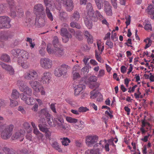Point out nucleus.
I'll return each mask as SVG.
<instances>
[{
	"instance_id": "f257e3e1",
	"label": "nucleus",
	"mask_w": 154,
	"mask_h": 154,
	"mask_svg": "<svg viewBox=\"0 0 154 154\" xmlns=\"http://www.w3.org/2000/svg\"><path fill=\"white\" fill-rule=\"evenodd\" d=\"M55 7L59 10V18L62 20H66L68 18L67 14L66 12L60 9V6L63 5L65 7L68 11H71L73 8L72 0H55Z\"/></svg>"
},
{
	"instance_id": "f03ea898",
	"label": "nucleus",
	"mask_w": 154,
	"mask_h": 154,
	"mask_svg": "<svg viewBox=\"0 0 154 154\" xmlns=\"http://www.w3.org/2000/svg\"><path fill=\"white\" fill-rule=\"evenodd\" d=\"M94 12L91 3H88L86 5V13H85V16L84 17V18L86 26L89 29H91L92 28V17H95L94 15Z\"/></svg>"
},
{
	"instance_id": "7ed1b4c3",
	"label": "nucleus",
	"mask_w": 154,
	"mask_h": 154,
	"mask_svg": "<svg viewBox=\"0 0 154 154\" xmlns=\"http://www.w3.org/2000/svg\"><path fill=\"white\" fill-rule=\"evenodd\" d=\"M21 99L23 100L27 105L29 106H34L31 109L34 112H36L38 110V106L37 103L34 104L35 99L31 97H28L23 93L21 94Z\"/></svg>"
},
{
	"instance_id": "20e7f679",
	"label": "nucleus",
	"mask_w": 154,
	"mask_h": 154,
	"mask_svg": "<svg viewBox=\"0 0 154 154\" xmlns=\"http://www.w3.org/2000/svg\"><path fill=\"white\" fill-rule=\"evenodd\" d=\"M70 69V67L68 65L65 64H62L55 68L54 71V73L56 76L60 77L62 75H66L68 70Z\"/></svg>"
},
{
	"instance_id": "39448f33",
	"label": "nucleus",
	"mask_w": 154,
	"mask_h": 154,
	"mask_svg": "<svg viewBox=\"0 0 154 154\" xmlns=\"http://www.w3.org/2000/svg\"><path fill=\"white\" fill-rule=\"evenodd\" d=\"M17 85L20 90L24 93L30 96L32 93V91L23 81L19 80L17 82Z\"/></svg>"
},
{
	"instance_id": "423d86ee",
	"label": "nucleus",
	"mask_w": 154,
	"mask_h": 154,
	"mask_svg": "<svg viewBox=\"0 0 154 154\" xmlns=\"http://www.w3.org/2000/svg\"><path fill=\"white\" fill-rule=\"evenodd\" d=\"M14 125H10L8 126L1 133V137L3 139L6 140L9 138L12 134Z\"/></svg>"
},
{
	"instance_id": "0eeeda50",
	"label": "nucleus",
	"mask_w": 154,
	"mask_h": 154,
	"mask_svg": "<svg viewBox=\"0 0 154 154\" xmlns=\"http://www.w3.org/2000/svg\"><path fill=\"white\" fill-rule=\"evenodd\" d=\"M11 20L7 16H0V29L10 27Z\"/></svg>"
},
{
	"instance_id": "6e6552de",
	"label": "nucleus",
	"mask_w": 154,
	"mask_h": 154,
	"mask_svg": "<svg viewBox=\"0 0 154 154\" xmlns=\"http://www.w3.org/2000/svg\"><path fill=\"white\" fill-rule=\"evenodd\" d=\"M41 66L45 69L51 68L53 66V62L51 60L48 58H42L40 59Z\"/></svg>"
},
{
	"instance_id": "1a4fd4ad",
	"label": "nucleus",
	"mask_w": 154,
	"mask_h": 154,
	"mask_svg": "<svg viewBox=\"0 0 154 154\" xmlns=\"http://www.w3.org/2000/svg\"><path fill=\"white\" fill-rule=\"evenodd\" d=\"M38 77L37 72L35 70H29L25 72L23 75V78L27 80H31Z\"/></svg>"
},
{
	"instance_id": "9d476101",
	"label": "nucleus",
	"mask_w": 154,
	"mask_h": 154,
	"mask_svg": "<svg viewBox=\"0 0 154 154\" xmlns=\"http://www.w3.org/2000/svg\"><path fill=\"white\" fill-rule=\"evenodd\" d=\"M33 12L36 16L41 15L44 16L46 14L45 12L44 7L40 4L35 5L33 8Z\"/></svg>"
},
{
	"instance_id": "9b49d317",
	"label": "nucleus",
	"mask_w": 154,
	"mask_h": 154,
	"mask_svg": "<svg viewBox=\"0 0 154 154\" xmlns=\"http://www.w3.org/2000/svg\"><path fill=\"white\" fill-rule=\"evenodd\" d=\"M54 122L57 124L56 128L60 131H63L66 128L65 126L63 125V120L61 116H58L54 119Z\"/></svg>"
},
{
	"instance_id": "f8f14e48",
	"label": "nucleus",
	"mask_w": 154,
	"mask_h": 154,
	"mask_svg": "<svg viewBox=\"0 0 154 154\" xmlns=\"http://www.w3.org/2000/svg\"><path fill=\"white\" fill-rule=\"evenodd\" d=\"M51 74L48 72H45L43 73L41 77L40 81L43 85L48 84L50 81L51 78Z\"/></svg>"
},
{
	"instance_id": "ddd939ff",
	"label": "nucleus",
	"mask_w": 154,
	"mask_h": 154,
	"mask_svg": "<svg viewBox=\"0 0 154 154\" xmlns=\"http://www.w3.org/2000/svg\"><path fill=\"white\" fill-rule=\"evenodd\" d=\"M98 138L96 135L88 136L86 137V143L88 146H91L97 142Z\"/></svg>"
},
{
	"instance_id": "4468645a",
	"label": "nucleus",
	"mask_w": 154,
	"mask_h": 154,
	"mask_svg": "<svg viewBox=\"0 0 154 154\" xmlns=\"http://www.w3.org/2000/svg\"><path fill=\"white\" fill-rule=\"evenodd\" d=\"M46 15L44 16H41V15L36 16L35 26L38 27H42L44 26L45 25V18Z\"/></svg>"
},
{
	"instance_id": "2eb2a0df",
	"label": "nucleus",
	"mask_w": 154,
	"mask_h": 154,
	"mask_svg": "<svg viewBox=\"0 0 154 154\" xmlns=\"http://www.w3.org/2000/svg\"><path fill=\"white\" fill-rule=\"evenodd\" d=\"M7 2L10 5V15L12 17H14L16 16V13L15 11H17V9L13 0H7Z\"/></svg>"
},
{
	"instance_id": "dca6fc26",
	"label": "nucleus",
	"mask_w": 154,
	"mask_h": 154,
	"mask_svg": "<svg viewBox=\"0 0 154 154\" xmlns=\"http://www.w3.org/2000/svg\"><path fill=\"white\" fill-rule=\"evenodd\" d=\"M104 11L107 16H111L112 15V7L109 3L106 1H104Z\"/></svg>"
},
{
	"instance_id": "f3484780",
	"label": "nucleus",
	"mask_w": 154,
	"mask_h": 154,
	"mask_svg": "<svg viewBox=\"0 0 154 154\" xmlns=\"http://www.w3.org/2000/svg\"><path fill=\"white\" fill-rule=\"evenodd\" d=\"M85 88V85L80 83L76 85L74 88V94L75 96H77L79 95L80 94L83 92Z\"/></svg>"
},
{
	"instance_id": "a211bd4d",
	"label": "nucleus",
	"mask_w": 154,
	"mask_h": 154,
	"mask_svg": "<svg viewBox=\"0 0 154 154\" xmlns=\"http://www.w3.org/2000/svg\"><path fill=\"white\" fill-rule=\"evenodd\" d=\"M25 133V131L23 130L20 129L13 135L12 138L13 139H19L20 141H22L24 139V135Z\"/></svg>"
},
{
	"instance_id": "6ab92c4d",
	"label": "nucleus",
	"mask_w": 154,
	"mask_h": 154,
	"mask_svg": "<svg viewBox=\"0 0 154 154\" xmlns=\"http://www.w3.org/2000/svg\"><path fill=\"white\" fill-rule=\"evenodd\" d=\"M45 122V120L43 117V118H40L38 121L39 123L38 127L39 130L45 133L47 132L48 130V128L43 126Z\"/></svg>"
},
{
	"instance_id": "aec40b11",
	"label": "nucleus",
	"mask_w": 154,
	"mask_h": 154,
	"mask_svg": "<svg viewBox=\"0 0 154 154\" xmlns=\"http://www.w3.org/2000/svg\"><path fill=\"white\" fill-rule=\"evenodd\" d=\"M29 84L34 91H37L41 85V83L37 81H30Z\"/></svg>"
},
{
	"instance_id": "412c9836",
	"label": "nucleus",
	"mask_w": 154,
	"mask_h": 154,
	"mask_svg": "<svg viewBox=\"0 0 154 154\" xmlns=\"http://www.w3.org/2000/svg\"><path fill=\"white\" fill-rule=\"evenodd\" d=\"M146 12L152 19H154V5H149Z\"/></svg>"
},
{
	"instance_id": "4be33fe9",
	"label": "nucleus",
	"mask_w": 154,
	"mask_h": 154,
	"mask_svg": "<svg viewBox=\"0 0 154 154\" xmlns=\"http://www.w3.org/2000/svg\"><path fill=\"white\" fill-rule=\"evenodd\" d=\"M54 4L53 6H50L49 7H46V15L47 17L49 20L51 21H53L54 19L53 16L50 10L52 8V7H54Z\"/></svg>"
},
{
	"instance_id": "5701e85b",
	"label": "nucleus",
	"mask_w": 154,
	"mask_h": 154,
	"mask_svg": "<svg viewBox=\"0 0 154 154\" xmlns=\"http://www.w3.org/2000/svg\"><path fill=\"white\" fill-rule=\"evenodd\" d=\"M0 65L3 69L9 72H11L12 73V74L14 73V70L11 66L7 65L0 61Z\"/></svg>"
},
{
	"instance_id": "b1692460",
	"label": "nucleus",
	"mask_w": 154,
	"mask_h": 154,
	"mask_svg": "<svg viewBox=\"0 0 154 154\" xmlns=\"http://www.w3.org/2000/svg\"><path fill=\"white\" fill-rule=\"evenodd\" d=\"M0 65L3 69L9 72H11L12 73V74L14 73V70L11 66L7 65L0 61Z\"/></svg>"
},
{
	"instance_id": "393cba45",
	"label": "nucleus",
	"mask_w": 154,
	"mask_h": 154,
	"mask_svg": "<svg viewBox=\"0 0 154 154\" xmlns=\"http://www.w3.org/2000/svg\"><path fill=\"white\" fill-rule=\"evenodd\" d=\"M35 19L33 17H27L26 20L25 22L27 26H31L35 25Z\"/></svg>"
},
{
	"instance_id": "a878e982",
	"label": "nucleus",
	"mask_w": 154,
	"mask_h": 154,
	"mask_svg": "<svg viewBox=\"0 0 154 154\" xmlns=\"http://www.w3.org/2000/svg\"><path fill=\"white\" fill-rule=\"evenodd\" d=\"M18 63L19 65H20L22 67L25 69H27L29 66V63L26 60H18Z\"/></svg>"
},
{
	"instance_id": "bb28decb",
	"label": "nucleus",
	"mask_w": 154,
	"mask_h": 154,
	"mask_svg": "<svg viewBox=\"0 0 154 154\" xmlns=\"http://www.w3.org/2000/svg\"><path fill=\"white\" fill-rule=\"evenodd\" d=\"M21 50L20 49H15L11 51V54L15 57H17L19 59H21L20 54H21Z\"/></svg>"
},
{
	"instance_id": "cd10ccee",
	"label": "nucleus",
	"mask_w": 154,
	"mask_h": 154,
	"mask_svg": "<svg viewBox=\"0 0 154 154\" xmlns=\"http://www.w3.org/2000/svg\"><path fill=\"white\" fill-rule=\"evenodd\" d=\"M69 32L72 33V35H74L76 38L80 39L81 38V32L78 30L75 32L74 30L72 29H69Z\"/></svg>"
},
{
	"instance_id": "c85d7f7f",
	"label": "nucleus",
	"mask_w": 154,
	"mask_h": 154,
	"mask_svg": "<svg viewBox=\"0 0 154 154\" xmlns=\"http://www.w3.org/2000/svg\"><path fill=\"white\" fill-rule=\"evenodd\" d=\"M106 140H103L100 141L99 144L103 148H104L106 151L108 152L109 150V144L107 143Z\"/></svg>"
},
{
	"instance_id": "c756f323",
	"label": "nucleus",
	"mask_w": 154,
	"mask_h": 154,
	"mask_svg": "<svg viewBox=\"0 0 154 154\" xmlns=\"http://www.w3.org/2000/svg\"><path fill=\"white\" fill-rule=\"evenodd\" d=\"M55 53L54 54L58 57H60L64 54L63 50L62 48L56 47L55 48Z\"/></svg>"
},
{
	"instance_id": "7c9ffc66",
	"label": "nucleus",
	"mask_w": 154,
	"mask_h": 154,
	"mask_svg": "<svg viewBox=\"0 0 154 154\" xmlns=\"http://www.w3.org/2000/svg\"><path fill=\"white\" fill-rule=\"evenodd\" d=\"M20 95H21L19 92L16 89H14L12 91L11 97L12 99L16 100L19 98Z\"/></svg>"
},
{
	"instance_id": "2f4dec72",
	"label": "nucleus",
	"mask_w": 154,
	"mask_h": 154,
	"mask_svg": "<svg viewBox=\"0 0 154 154\" xmlns=\"http://www.w3.org/2000/svg\"><path fill=\"white\" fill-rule=\"evenodd\" d=\"M22 127L28 133H30L32 131V129L31 128L30 125L28 122H24L23 125Z\"/></svg>"
},
{
	"instance_id": "473e14b6",
	"label": "nucleus",
	"mask_w": 154,
	"mask_h": 154,
	"mask_svg": "<svg viewBox=\"0 0 154 154\" xmlns=\"http://www.w3.org/2000/svg\"><path fill=\"white\" fill-rule=\"evenodd\" d=\"M84 34L86 37L88 42L91 43L93 42V38L92 36L87 31H85L84 32Z\"/></svg>"
},
{
	"instance_id": "72a5a7b5",
	"label": "nucleus",
	"mask_w": 154,
	"mask_h": 154,
	"mask_svg": "<svg viewBox=\"0 0 154 154\" xmlns=\"http://www.w3.org/2000/svg\"><path fill=\"white\" fill-rule=\"evenodd\" d=\"M21 60H26L29 57V54L28 52L23 50H21V54H20Z\"/></svg>"
},
{
	"instance_id": "f704fd0d",
	"label": "nucleus",
	"mask_w": 154,
	"mask_h": 154,
	"mask_svg": "<svg viewBox=\"0 0 154 154\" xmlns=\"http://www.w3.org/2000/svg\"><path fill=\"white\" fill-rule=\"evenodd\" d=\"M47 51L49 54H53L55 53V50L53 48L52 45L49 43L48 44L47 47Z\"/></svg>"
},
{
	"instance_id": "c9c22d12",
	"label": "nucleus",
	"mask_w": 154,
	"mask_h": 154,
	"mask_svg": "<svg viewBox=\"0 0 154 154\" xmlns=\"http://www.w3.org/2000/svg\"><path fill=\"white\" fill-rule=\"evenodd\" d=\"M52 146L55 149L58 151V152H62V150L60 148L58 143L57 141H54L53 142L52 144Z\"/></svg>"
},
{
	"instance_id": "e433bc0d",
	"label": "nucleus",
	"mask_w": 154,
	"mask_h": 154,
	"mask_svg": "<svg viewBox=\"0 0 154 154\" xmlns=\"http://www.w3.org/2000/svg\"><path fill=\"white\" fill-rule=\"evenodd\" d=\"M152 35H153L152 34L149 38L147 37L144 39V42H145L146 44V45L145 47V49H146L150 46L152 44V41L150 39V38L152 36Z\"/></svg>"
},
{
	"instance_id": "4c0bfd02",
	"label": "nucleus",
	"mask_w": 154,
	"mask_h": 154,
	"mask_svg": "<svg viewBox=\"0 0 154 154\" xmlns=\"http://www.w3.org/2000/svg\"><path fill=\"white\" fill-rule=\"evenodd\" d=\"M40 113L41 115H44L46 118L48 116H49L51 115L48 113V111L47 108H45L42 109L40 112Z\"/></svg>"
},
{
	"instance_id": "58836bf2",
	"label": "nucleus",
	"mask_w": 154,
	"mask_h": 154,
	"mask_svg": "<svg viewBox=\"0 0 154 154\" xmlns=\"http://www.w3.org/2000/svg\"><path fill=\"white\" fill-rule=\"evenodd\" d=\"M84 126V122L82 121H80L79 122L74 125V127L75 129L79 130L82 129Z\"/></svg>"
},
{
	"instance_id": "ea45409f",
	"label": "nucleus",
	"mask_w": 154,
	"mask_h": 154,
	"mask_svg": "<svg viewBox=\"0 0 154 154\" xmlns=\"http://www.w3.org/2000/svg\"><path fill=\"white\" fill-rule=\"evenodd\" d=\"M66 119L67 122L71 123H75L78 121L77 119L69 116L66 117Z\"/></svg>"
},
{
	"instance_id": "a19ab883",
	"label": "nucleus",
	"mask_w": 154,
	"mask_h": 154,
	"mask_svg": "<svg viewBox=\"0 0 154 154\" xmlns=\"http://www.w3.org/2000/svg\"><path fill=\"white\" fill-rule=\"evenodd\" d=\"M61 139L62 140L61 142L62 145L65 146L68 145L69 143L70 142V140L67 137H64Z\"/></svg>"
},
{
	"instance_id": "79ce46f5",
	"label": "nucleus",
	"mask_w": 154,
	"mask_h": 154,
	"mask_svg": "<svg viewBox=\"0 0 154 154\" xmlns=\"http://www.w3.org/2000/svg\"><path fill=\"white\" fill-rule=\"evenodd\" d=\"M80 15L79 13L77 11H74L71 17L72 20L75 19L76 21H78L80 18Z\"/></svg>"
},
{
	"instance_id": "37998d69",
	"label": "nucleus",
	"mask_w": 154,
	"mask_h": 154,
	"mask_svg": "<svg viewBox=\"0 0 154 154\" xmlns=\"http://www.w3.org/2000/svg\"><path fill=\"white\" fill-rule=\"evenodd\" d=\"M70 25L72 28H76L78 29H80L81 28V26L80 24L74 21L71 22Z\"/></svg>"
},
{
	"instance_id": "c03bdc74",
	"label": "nucleus",
	"mask_w": 154,
	"mask_h": 154,
	"mask_svg": "<svg viewBox=\"0 0 154 154\" xmlns=\"http://www.w3.org/2000/svg\"><path fill=\"white\" fill-rule=\"evenodd\" d=\"M1 60L3 61L8 62L10 59L9 56L6 54H3L1 57Z\"/></svg>"
},
{
	"instance_id": "a18cd8bd",
	"label": "nucleus",
	"mask_w": 154,
	"mask_h": 154,
	"mask_svg": "<svg viewBox=\"0 0 154 154\" xmlns=\"http://www.w3.org/2000/svg\"><path fill=\"white\" fill-rule=\"evenodd\" d=\"M97 45L98 49L99 51H101L100 53L101 54L104 49V45L103 43H101V42L99 41L97 42Z\"/></svg>"
},
{
	"instance_id": "49530a36",
	"label": "nucleus",
	"mask_w": 154,
	"mask_h": 154,
	"mask_svg": "<svg viewBox=\"0 0 154 154\" xmlns=\"http://www.w3.org/2000/svg\"><path fill=\"white\" fill-rule=\"evenodd\" d=\"M60 34L62 36L71 35L68 32L67 28H61Z\"/></svg>"
},
{
	"instance_id": "de8ad7c7",
	"label": "nucleus",
	"mask_w": 154,
	"mask_h": 154,
	"mask_svg": "<svg viewBox=\"0 0 154 154\" xmlns=\"http://www.w3.org/2000/svg\"><path fill=\"white\" fill-rule=\"evenodd\" d=\"M53 44L54 48L58 47L60 45L59 43L58 38L57 36H55L54 37L53 41Z\"/></svg>"
},
{
	"instance_id": "09e8293b",
	"label": "nucleus",
	"mask_w": 154,
	"mask_h": 154,
	"mask_svg": "<svg viewBox=\"0 0 154 154\" xmlns=\"http://www.w3.org/2000/svg\"><path fill=\"white\" fill-rule=\"evenodd\" d=\"M36 136L39 143L41 142H45L44 141V139L43 138L44 135L42 133H40L36 135Z\"/></svg>"
},
{
	"instance_id": "8fccbe9b",
	"label": "nucleus",
	"mask_w": 154,
	"mask_h": 154,
	"mask_svg": "<svg viewBox=\"0 0 154 154\" xmlns=\"http://www.w3.org/2000/svg\"><path fill=\"white\" fill-rule=\"evenodd\" d=\"M91 68V66L89 65H87L82 69V71L84 72V74H87L88 73L89 69Z\"/></svg>"
},
{
	"instance_id": "3c124183",
	"label": "nucleus",
	"mask_w": 154,
	"mask_h": 154,
	"mask_svg": "<svg viewBox=\"0 0 154 154\" xmlns=\"http://www.w3.org/2000/svg\"><path fill=\"white\" fill-rule=\"evenodd\" d=\"M72 77L73 79V80H75L79 78L80 77V76L79 72L74 71L72 72Z\"/></svg>"
},
{
	"instance_id": "603ef678",
	"label": "nucleus",
	"mask_w": 154,
	"mask_h": 154,
	"mask_svg": "<svg viewBox=\"0 0 154 154\" xmlns=\"http://www.w3.org/2000/svg\"><path fill=\"white\" fill-rule=\"evenodd\" d=\"M10 106L11 107H14L18 105L17 101L16 100H12L11 98L10 99Z\"/></svg>"
},
{
	"instance_id": "864d4df0",
	"label": "nucleus",
	"mask_w": 154,
	"mask_h": 154,
	"mask_svg": "<svg viewBox=\"0 0 154 154\" xmlns=\"http://www.w3.org/2000/svg\"><path fill=\"white\" fill-rule=\"evenodd\" d=\"M98 93V92L96 91L95 90H94L91 91V92L90 98L92 99H95L97 97Z\"/></svg>"
},
{
	"instance_id": "5fc2aeb1",
	"label": "nucleus",
	"mask_w": 154,
	"mask_h": 154,
	"mask_svg": "<svg viewBox=\"0 0 154 154\" xmlns=\"http://www.w3.org/2000/svg\"><path fill=\"white\" fill-rule=\"evenodd\" d=\"M95 14L97 17L100 20H101L104 17L100 14V12L98 10H97L95 12Z\"/></svg>"
},
{
	"instance_id": "6e6d98bb",
	"label": "nucleus",
	"mask_w": 154,
	"mask_h": 154,
	"mask_svg": "<svg viewBox=\"0 0 154 154\" xmlns=\"http://www.w3.org/2000/svg\"><path fill=\"white\" fill-rule=\"evenodd\" d=\"M38 92H40L41 94L42 95H45L46 94V92L45 90L42 86H41L40 88L37 90Z\"/></svg>"
},
{
	"instance_id": "4d7b16f0",
	"label": "nucleus",
	"mask_w": 154,
	"mask_h": 154,
	"mask_svg": "<svg viewBox=\"0 0 154 154\" xmlns=\"http://www.w3.org/2000/svg\"><path fill=\"white\" fill-rule=\"evenodd\" d=\"M46 118V119L49 125L50 126H52V122L53 121L52 116H51V115H50L49 116H48Z\"/></svg>"
},
{
	"instance_id": "13d9d810",
	"label": "nucleus",
	"mask_w": 154,
	"mask_h": 154,
	"mask_svg": "<svg viewBox=\"0 0 154 154\" xmlns=\"http://www.w3.org/2000/svg\"><path fill=\"white\" fill-rule=\"evenodd\" d=\"M114 31V30H113L112 31V35L111 36V39L113 41L116 42L118 40V38L117 37L116 33L113 32Z\"/></svg>"
},
{
	"instance_id": "bf43d9fd",
	"label": "nucleus",
	"mask_w": 154,
	"mask_h": 154,
	"mask_svg": "<svg viewBox=\"0 0 154 154\" xmlns=\"http://www.w3.org/2000/svg\"><path fill=\"white\" fill-rule=\"evenodd\" d=\"M97 8L101 9L103 7V5L101 4L100 0H94Z\"/></svg>"
},
{
	"instance_id": "052dcab7",
	"label": "nucleus",
	"mask_w": 154,
	"mask_h": 154,
	"mask_svg": "<svg viewBox=\"0 0 154 154\" xmlns=\"http://www.w3.org/2000/svg\"><path fill=\"white\" fill-rule=\"evenodd\" d=\"M125 19L126 20L125 22V23L127 26H128L130 24L131 21V17H130L129 15H127L125 16Z\"/></svg>"
},
{
	"instance_id": "680f3d73",
	"label": "nucleus",
	"mask_w": 154,
	"mask_h": 154,
	"mask_svg": "<svg viewBox=\"0 0 154 154\" xmlns=\"http://www.w3.org/2000/svg\"><path fill=\"white\" fill-rule=\"evenodd\" d=\"M71 37L72 35H71L63 36L62 38L63 41L64 43H66L68 41L69 38H71Z\"/></svg>"
},
{
	"instance_id": "e2e57ef3",
	"label": "nucleus",
	"mask_w": 154,
	"mask_h": 154,
	"mask_svg": "<svg viewBox=\"0 0 154 154\" xmlns=\"http://www.w3.org/2000/svg\"><path fill=\"white\" fill-rule=\"evenodd\" d=\"M105 75V71L104 69H100L99 70L97 75L98 78H100L103 77Z\"/></svg>"
},
{
	"instance_id": "0e129e2a",
	"label": "nucleus",
	"mask_w": 154,
	"mask_h": 154,
	"mask_svg": "<svg viewBox=\"0 0 154 154\" xmlns=\"http://www.w3.org/2000/svg\"><path fill=\"white\" fill-rule=\"evenodd\" d=\"M106 44L108 46V48L110 49H112L113 47V44L110 40H107Z\"/></svg>"
},
{
	"instance_id": "69168bd1",
	"label": "nucleus",
	"mask_w": 154,
	"mask_h": 154,
	"mask_svg": "<svg viewBox=\"0 0 154 154\" xmlns=\"http://www.w3.org/2000/svg\"><path fill=\"white\" fill-rule=\"evenodd\" d=\"M144 28L146 30L148 31L152 30V27L150 23H146L144 26Z\"/></svg>"
},
{
	"instance_id": "338daca9",
	"label": "nucleus",
	"mask_w": 154,
	"mask_h": 154,
	"mask_svg": "<svg viewBox=\"0 0 154 154\" xmlns=\"http://www.w3.org/2000/svg\"><path fill=\"white\" fill-rule=\"evenodd\" d=\"M18 11H17V14L18 16L19 17H22L23 14V11L22 8L20 7L17 8Z\"/></svg>"
},
{
	"instance_id": "774afa93",
	"label": "nucleus",
	"mask_w": 154,
	"mask_h": 154,
	"mask_svg": "<svg viewBox=\"0 0 154 154\" xmlns=\"http://www.w3.org/2000/svg\"><path fill=\"white\" fill-rule=\"evenodd\" d=\"M89 110L88 109L85 107L81 106L79 108V110L80 112H85Z\"/></svg>"
}]
</instances>
